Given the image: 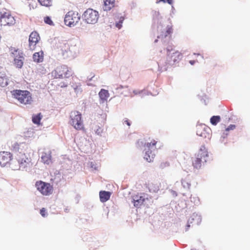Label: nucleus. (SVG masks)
Masks as SVG:
<instances>
[{"label": "nucleus", "mask_w": 250, "mask_h": 250, "mask_svg": "<svg viewBox=\"0 0 250 250\" xmlns=\"http://www.w3.org/2000/svg\"><path fill=\"white\" fill-rule=\"evenodd\" d=\"M100 99V103L106 102L109 97L108 91L104 89H102L99 93Z\"/></svg>", "instance_id": "17"}, {"label": "nucleus", "mask_w": 250, "mask_h": 250, "mask_svg": "<svg viewBox=\"0 0 250 250\" xmlns=\"http://www.w3.org/2000/svg\"><path fill=\"white\" fill-rule=\"evenodd\" d=\"M10 53L14 58L13 64L18 68H21L23 64L24 60V54L22 51L18 48L11 47Z\"/></svg>", "instance_id": "6"}, {"label": "nucleus", "mask_w": 250, "mask_h": 250, "mask_svg": "<svg viewBox=\"0 0 250 250\" xmlns=\"http://www.w3.org/2000/svg\"><path fill=\"white\" fill-rule=\"evenodd\" d=\"M42 118V116L41 113L38 114L37 115H34L32 116V122L35 124L40 125Z\"/></svg>", "instance_id": "22"}, {"label": "nucleus", "mask_w": 250, "mask_h": 250, "mask_svg": "<svg viewBox=\"0 0 250 250\" xmlns=\"http://www.w3.org/2000/svg\"><path fill=\"white\" fill-rule=\"evenodd\" d=\"M35 187L37 190L44 196H49L52 194L53 191V187L50 183L42 181H37Z\"/></svg>", "instance_id": "10"}, {"label": "nucleus", "mask_w": 250, "mask_h": 250, "mask_svg": "<svg viewBox=\"0 0 250 250\" xmlns=\"http://www.w3.org/2000/svg\"><path fill=\"white\" fill-rule=\"evenodd\" d=\"M151 199L150 196H148L145 193H142L140 194H137L133 197V203L134 206L137 208H140L143 205L146 201H148Z\"/></svg>", "instance_id": "13"}, {"label": "nucleus", "mask_w": 250, "mask_h": 250, "mask_svg": "<svg viewBox=\"0 0 250 250\" xmlns=\"http://www.w3.org/2000/svg\"><path fill=\"white\" fill-rule=\"evenodd\" d=\"M33 59L34 62H42L43 60V52L41 51L39 52L35 53L33 56Z\"/></svg>", "instance_id": "21"}, {"label": "nucleus", "mask_w": 250, "mask_h": 250, "mask_svg": "<svg viewBox=\"0 0 250 250\" xmlns=\"http://www.w3.org/2000/svg\"><path fill=\"white\" fill-rule=\"evenodd\" d=\"M69 123L77 130H82L84 128L82 114L79 111L74 110L71 112Z\"/></svg>", "instance_id": "7"}, {"label": "nucleus", "mask_w": 250, "mask_h": 250, "mask_svg": "<svg viewBox=\"0 0 250 250\" xmlns=\"http://www.w3.org/2000/svg\"><path fill=\"white\" fill-rule=\"evenodd\" d=\"M124 17H120L119 21V22L116 23V26L117 28H118L119 29H120L122 27V24L123 21H124Z\"/></svg>", "instance_id": "31"}, {"label": "nucleus", "mask_w": 250, "mask_h": 250, "mask_svg": "<svg viewBox=\"0 0 250 250\" xmlns=\"http://www.w3.org/2000/svg\"><path fill=\"white\" fill-rule=\"evenodd\" d=\"M39 3L43 6L49 7L52 5V0H38Z\"/></svg>", "instance_id": "24"}, {"label": "nucleus", "mask_w": 250, "mask_h": 250, "mask_svg": "<svg viewBox=\"0 0 250 250\" xmlns=\"http://www.w3.org/2000/svg\"><path fill=\"white\" fill-rule=\"evenodd\" d=\"M158 141L152 139L149 142L146 143L145 145L146 153L144 158L148 162H152L155 154V151L156 150V144Z\"/></svg>", "instance_id": "5"}, {"label": "nucleus", "mask_w": 250, "mask_h": 250, "mask_svg": "<svg viewBox=\"0 0 250 250\" xmlns=\"http://www.w3.org/2000/svg\"><path fill=\"white\" fill-rule=\"evenodd\" d=\"M100 201L103 202H105L110 199L111 192L106 191H101L99 193Z\"/></svg>", "instance_id": "20"}, {"label": "nucleus", "mask_w": 250, "mask_h": 250, "mask_svg": "<svg viewBox=\"0 0 250 250\" xmlns=\"http://www.w3.org/2000/svg\"><path fill=\"white\" fill-rule=\"evenodd\" d=\"M160 1H163V2L164 3H166V0H159L158 1H157V2H159Z\"/></svg>", "instance_id": "40"}, {"label": "nucleus", "mask_w": 250, "mask_h": 250, "mask_svg": "<svg viewBox=\"0 0 250 250\" xmlns=\"http://www.w3.org/2000/svg\"><path fill=\"white\" fill-rule=\"evenodd\" d=\"M31 165V159L25 153H19L10 164L13 170H23Z\"/></svg>", "instance_id": "1"}, {"label": "nucleus", "mask_w": 250, "mask_h": 250, "mask_svg": "<svg viewBox=\"0 0 250 250\" xmlns=\"http://www.w3.org/2000/svg\"><path fill=\"white\" fill-rule=\"evenodd\" d=\"M203 128L202 126H199L197 128V134L202 137H206L205 133L203 132Z\"/></svg>", "instance_id": "27"}, {"label": "nucleus", "mask_w": 250, "mask_h": 250, "mask_svg": "<svg viewBox=\"0 0 250 250\" xmlns=\"http://www.w3.org/2000/svg\"><path fill=\"white\" fill-rule=\"evenodd\" d=\"M12 154L8 151H1L0 152V165L1 167H6L8 166L10 167V164L12 160L14 159L12 158Z\"/></svg>", "instance_id": "14"}, {"label": "nucleus", "mask_w": 250, "mask_h": 250, "mask_svg": "<svg viewBox=\"0 0 250 250\" xmlns=\"http://www.w3.org/2000/svg\"><path fill=\"white\" fill-rule=\"evenodd\" d=\"M208 152L205 146L200 147L194 157L191 158L192 166L196 169H199L202 165L207 162L208 157Z\"/></svg>", "instance_id": "3"}, {"label": "nucleus", "mask_w": 250, "mask_h": 250, "mask_svg": "<svg viewBox=\"0 0 250 250\" xmlns=\"http://www.w3.org/2000/svg\"><path fill=\"white\" fill-rule=\"evenodd\" d=\"M98 12L91 8L87 9L83 14V21L89 24H94L99 19Z\"/></svg>", "instance_id": "11"}, {"label": "nucleus", "mask_w": 250, "mask_h": 250, "mask_svg": "<svg viewBox=\"0 0 250 250\" xmlns=\"http://www.w3.org/2000/svg\"><path fill=\"white\" fill-rule=\"evenodd\" d=\"M169 166V163L168 162H162L160 164L159 167L161 169H164L165 168Z\"/></svg>", "instance_id": "29"}, {"label": "nucleus", "mask_w": 250, "mask_h": 250, "mask_svg": "<svg viewBox=\"0 0 250 250\" xmlns=\"http://www.w3.org/2000/svg\"><path fill=\"white\" fill-rule=\"evenodd\" d=\"M189 227H190V225L188 224V225L186 226V231L188 230V229H189Z\"/></svg>", "instance_id": "39"}, {"label": "nucleus", "mask_w": 250, "mask_h": 250, "mask_svg": "<svg viewBox=\"0 0 250 250\" xmlns=\"http://www.w3.org/2000/svg\"><path fill=\"white\" fill-rule=\"evenodd\" d=\"M172 32V26L169 25V26H167L166 31L165 32L164 34L161 35V36H162V37H166L168 35L171 34Z\"/></svg>", "instance_id": "26"}, {"label": "nucleus", "mask_w": 250, "mask_h": 250, "mask_svg": "<svg viewBox=\"0 0 250 250\" xmlns=\"http://www.w3.org/2000/svg\"><path fill=\"white\" fill-rule=\"evenodd\" d=\"M235 128V125H230L227 128L226 131H229L230 130H233Z\"/></svg>", "instance_id": "34"}, {"label": "nucleus", "mask_w": 250, "mask_h": 250, "mask_svg": "<svg viewBox=\"0 0 250 250\" xmlns=\"http://www.w3.org/2000/svg\"><path fill=\"white\" fill-rule=\"evenodd\" d=\"M13 97L21 104L30 105L33 102L32 94L28 90L15 89L11 91Z\"/></svg>", "instance_id": "2"}, {"label": "nucleus", "mask_w": 250, "mask_h": 250, "mask_svg": "<svg viewBox=\"0 0 250 250\" xmlns=\"http://www.w3.org/2000/svg\"><path fill=\"white\" fill-rule=\"evenodd\" d=\"M44 21L46 23H47L49 25H53V22L51 20V19H50V18L49 17L47 16V17H44Z\"/></svg>", "instance_id": "30"}, {"label": "nucleus", "mask_w": 250, "mask_h": 250, "mask_svg": "<svg viewBox=\"0 0 250 250\" xmlns=\"http://www.w3.org/2000/svg\"><path fill=\"white\" fill-rule=\"evenodd\" d=\"M40 36L37 32H32L29 37V47L31 50H34L36 44L39 42Z\"/></svg>", "instance_id": "15"}, {"label": "nucleus", "mask_w": 250, "mask_h": 250, "mask_svg": "<svg viewBox=\"0 0 250 250\" xmlns=\"http://www.w3.org/2000/svg\"><path fill=\"white\" fill-rule=\"evenodd\" d=\"M182 184L184 188H189L190 187V183L189 179L185 178L182 180Z\"/></svg>", "instance_id": "25"}, {"label": "nucleus", "mask_w": 250, "mask_h": 250, "mask_svg": "<svg viewBox=\"0 0 250 250\" xmlns=\"http://www.w3.org/2000/svg\"><path fill=\"white\" fill-rule=\"evenodd\" d=\"M52 76L56 79H63L70 77L73 75L71 69L65 65L57 67L51 72Z\"/></svg>", "instance_id": "4"}, {"label": "nucleus", "mask_w": 250, "mask_h": 250, "mask_svg": "<svg viewBox=\"0 0 250 250\" xmlns=\"http://www.w3.org/2000/svg\"><path fill=\"white\" fill-rule=\"evenodd\" d=\"M42 161L45 164L49 165L52 163L51 152L50 150H45L41 156Z\"/></svg>", "instance_id": "16"}, {"label": "nucleus", "mask_w": 250, "mask_h": 250, "mask_svg": "<svg viewBox=\"0 0 250 250\" xmlns=\"http://www.w3.org/2000/svg\"><path fill=\"white\" fill-rule=\"evenodd\" d=\"M167 63L170 65H173L179 61L182 58V54L178 51H176L172 53H170L169 52L172 50V47L170 46L167 48Z\"/></svg>", "instance_id": "12"}, {"label": "nucleus", "mask_w": 250, "mask_h": 250, "mask_svg": "<svg viewBox=\"0 0 250 250\" xmlns=\"http://www.w3.org/2000/svg\"><path fill=\"white\" fill-rule=\"evenodd\" d=\"M142 91H140V90H133V93L134 95H136L141 94L142 93Z\"/></svg>", "instance_id": "35"}, {"label": "nucleus", "mask_w": 250, "mask_h": 250, "mask_svg": "<svg viewBox=\"0 0 250 250\" xmlns=\"http://www.w3.org/2000/svg\"><path fill=\"white\" fill-rule=\"evenodd\" d=\"M7 82H5V85H7Z\"/></svg>", "instance_id": "42"}, {"label": "nucleus", "mask_w": 250, "mask_h": 250, "mask_svg": "<svg viewBox=\"0 0 250 250\" xmlns=\"http://www.w3.org/2000/svg\"><path fill=\"white\" fill-rule=\"evenodd\" d=\"M40 214L43 217H45L47 215V213L46 212V210L45 209V208H43L40 210Z\"/></svg>", "instance_id": "32"}, {"label": "nucleus", "mask_w": 250, "mask_h": 250, "mask_svg": "<svg viewBox=\"0 0 250 250\" xmlns=\"http://www.w3.org/2000/svg\"><path fill=\"white\" fill-rule=\"evenodd\" d=\"M95 131L96 134L98 135H101L103 131V125L101 126H96V128L95 129Z\"/></svg>", "instance_id": "28"}, {"label": "nucleus", "mask_w": 250, "mask_h": 250, "mask_svg": "<svg viewBox=\"0 0 250 250\" xmlns=\"http://www.w3.org/2000/svg\"><path fill=\"white\" fill-rule=\"evenodd\" d=\"M115 0H104L103 9L104 11H109L115 6Z\"/></svg>", "instance_id": "19"}, {"label": "nucleus", "mask_w": 250, "mask_h": 250, "mask_svg": "<svg viewBox=\"0 0 250 250\" xmlns=\"http://www.w3.org/2000/svg\"><path fill=\"white\" fill-rule=\"evenodd\" d=\"M166 2L168 3L169 4H172L173 3L172 0H166Z\"/></svg>", "instance_id": "38"}, {"label": "nucleus", "mask_w": 250, "mask_h": 250, "mask_svg": "<svg viewBox=\"0 0 250 250\" xmlns=\"http://www.w3.org/2000/svg\"><path fill=\"white\" fill-rule=\"evenodd\" d=\"M63 46H64V50L63 49V46H61V47H62V51H64L65 52H67V50L68 49H69V45L68 43H63Z\"/></svg>", "instance_id": "33"}, {"label": "nucleus", "mask_w": 250, "mask_h": 250, "mask_svg": "<svg viewBox=\"0 0 250 250\" xmlns=\"http://www.w3.org/2000/svg\"><path fill=\"white\" fill-rule=\"evenodd\" d=\"M102 118L103 119V125L105 123L106 120V115H104L103 116Z\"/></svg>", "instance_id": "37"}, {"label": "nucleus", "mask_w": 250, "mask_h": 250, "mask_svg": "<svg viewBox=\"0 0 250 250\" xmlns=\"http://www.w3.org/2000/svg\"><path fill=\"white\" fill-rule=\"evenodd\" d=\"M81 15L78 12L70 11L64 17V23L69 27L75 26L80 20Z\"/></svg>", "instance_id": "9"}, {"label": "nucleus", "mask_w": 250, "mask_h": 250, "mask_svg": "<svg viewBox=\"0 0 250 250\" xmlns=\"http://www.w3.org/2000/svg\"><path fill=\"white\" fill-rule=\"evenodd\" d=\"M189 62L190 64L193 65L194 63L195 62L194 61H190Z\"/></svg>", "instance_id": "41"}, {"label": "nucleus", "mask_w": 250, "mask_h": 250, "mask_svg": "<svg viewBox=\"0 0 250 250\" xmlns=\"http://www.w3.org/2000/svg\"><path fill=\"white\" fill-rule=\"evenodd\" d=\"M124 122L128 125V126H130V122L127 119H126L125 120Z\"/></svg>", "instance_id": "36"}, {"label": "nucleus", "mask_w": 250, "mask_h": 250, "mask_svg": "<svg viewBox=\"0 0 250 250\" xmlns=\"http://www.w3.org/2000/svg\"><path fill=\"white\" fill-rule=\"evenodd\" d=\"M15 21L10 11L4 9L0 11V26H12L15 23Z\"/></svg>", "instance_id": "8"}, {"label": "nucleus", "mask_w": 250, "mask_h": 250, "mask_svg": "<svg viewBox=\"0 0 250 250\" xmlns=\"http://www.w3.org/2000/svg\"><path fill=\"white\" fill-rule=\"evenodd\" d=\"M220 120L219 116H213L210 118V121L212 125H215L220 121Z\"/></svg>", "instance_id": "23"}, {"label": "nucleus", "mask_w": 250, "mask_h": 250, "mask_svg": "<svg viewBox=\"0 0 250 250\" xmlns=\"http://www.w3.org/2000/svg\"><path fill=\"white\" fill-rule=\"evenodd\" d=\"M160 184L156 182H148L146 185L147 188H148L149 192H157L160 189Z\"/></svg>", "instance_id": "18"}]
</instances>
